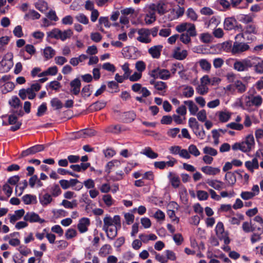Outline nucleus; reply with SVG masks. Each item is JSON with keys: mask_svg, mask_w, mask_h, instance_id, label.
Instances as JSON below:
<instances>
[{"mask_svg": "<svg viewBox=\"0 0 263 263\" xmlns=\"http://www.w3.org/2000/svg\"><path fill=\"white\" fill-rule=\"evenodd\" d=\"M255 146V141L252 134L246 136L245 140L241 142H236L232 145L234 151L240 150L242 152L247 153L251 151Z\"/></svg>", "mask_w": 263, "mask_h": 263, "instance_id": "f257e3e1", "label": "nucleus"}, {"mask_svg": "<svg viewBox=\"0 0 263 263\" xmlns=\"http://www.w3.org/2000/svg\"><path fill=\"white\" fill-rule=\"evenodd\" d=\"M258 32L256 26L253 24H248L244 28V31L237 34L235 39L238 40L240 38H243L248 41H253L255 37L250 35L251 34H257Z\"/></svg>", "mask_w": 263, "mask_h": 263, "instance_id": "f03ea898", "label": "nucleus"}, {"mask_svg": "<svg viewBox=\"0 0 263 263\" xmlns=\"http://www.w3.org/2000/svg\"><path fill=\"white\" fill-rule=\"evenodd\" d=\"M176 30L180 33L186 31L185 33H188L191 37H195L197 35L195 25L192 23H181L176 27Z\"/></svg>", "mask_w": 263, "mask_h": 263, "instance_id": "7ed1b4c3", "label": "nucleus"}, {"mask_svg": "<svg viewBox=\"0 0 263 263\" xmlns=\"http://www.w3.org/2000/svg\"><path fill=\"white\" fill-rule=\"evenodd\" d=\"M234 69L237 71H247L251 68V56L242 60L236 61L233 65Z\"/></svg>", "mask_w": 263, "mask_h": 263, "instance_id": "20e7f679", "label": "nucleus"}, {"mask_svg": "<svg viewBox=\"0 0 263 263\" xmlns=\"http://www.w3.org/2000/svg\"><path fill=\"white\" fill-rule=\"evenodd\" d=\"M150 76L154 79L167 80L170 78L171 73L167 69L156 68L151 71Z\"/></svg>", "mask_w": 263, "mask_h": 263, "instance_id": "39448f33", "label": "nucleus"}, {"mask_svg": "<svg viewBox=\"0 0 263 263\" xmlns=\"http://www.w3.org/2000/svg\"><path fill=\"white\" fill-rule=\"evenodd\" d=\"M215 231L217 237L221 240H223L226 245L230 243V240L227 232L224 231L223 224L221 222H218L215 228Z\"/></svg>", "mask_w": 263, "mask_h": 263, "instance_id": "423d86ee", "label": "nucleus"}, {"mask_svg": "<svg viewBox=\"0 0 263 263\" xmlns=\"http://www.w3.org/2000/svg\"><path fill=\"white\" fill-rule=\"evenodd\" d=\"M138 36L137 40L139 42L144 44H148L152 42V39L149 35V29L141 28L137 30Z\"/></svg>", "mask_w": 263, "mask_h": 263, "instance_id": "0eeeda50", "label": "nucleus"}, {"mask_svg": "<svg viewBox=\"0 0 263 263\" xmlns=\"http://www.w3.org/2000/svg\"><path fill=\"white\" fill-rule=\"evenodd\" d=\"M253 67L256 73L263 74V60L260 57L251 56V67Z\"/></svg>", "mask_w": 263, "mask_h": 263, "instance_id": "6e6552de", "label": "nucleus"}, {"mask_svg": "<svg viewBox=\"0 0 263 263\" xmlns=\"http://www.w3.org/2000/svg\"><path fill=\"white\" fill-rule=\"evenodd\" d=\"M249 48L250 46L247 43L236 41L233 43L231 52L233 54H239L247 51Z\"/></svg>", "mask_w": 263, "mask_h": 263, "instance_id": "1a4fd4ad", "label": "nucleus"}, {"mask_svg": "<svg viewBox=\"0 0 263 263\" xmlns=\"http://www.w3.org/2000/svg\"><path fill=\"white\" fill-rule=\"evenodd\" d=\"M24 220L30 223L39 222L42 223L45 222L44 219H41L37 214L33 212H29L25 214Z\"/></svg>", "mask_w": 263, "mask_h": 263, "instance_id": "9d476101", "label": "nucleus"}, {"mask_svg": "<svg viewBox=\"0 0 263 263\" xmlns=\"http://www.w3.org/2000/svg\"><path fill=\"white\" fill-rule=\"evenodd\" d=\"M44 145L37 144L30 147L27 149L23 151L21 153L22 157H27L36 154L37 152H42L44 149Z\"/></svg>", "mask_w": 263, "mask_h": 263, "instance_id": "9b49d317", "label": "nucleus"}, {"mask_svg": "<svg viewBox=\"0 0 263 263\" xmlns=\"http://www.w3.org/2000/svg\"><path fill=\"white\" fill-rule=\"evenodd\" d=\"M13 65L12 58L10 57L9 59L4 58L0 62V72L5 73L8 72Z\"/></svg>", "mask_w": 263, "mask_h": 263, "instance_id": "f8f14e48", "label": "nucleus"}, {"mask_svg": "<svg viewBox=\"0 0 263 263\" xmlns=\"http://www.w3.org/2000/svg\"><path fill=\"white\" fill-rule=\"evenodd\" d=\"M18 95L23 100L28 98L29 100H32L36 97V93H34L30 88L27 89H21L19 90Z\"/></svg>", "mask_w": 263, "mask_h": 263, "instance_id": "ddd939ff", "label": "nucleus"}, {"mask_svg": "<svg viewBox=\"0 0 263 263\" xmlns=\"http://www.w3.org/2000/svg\"><path fill=\"white\" fill-rule=\"evenodd\" d=\"M90 224V219L88 218L83 217L79 220L77 228L81 233H84L88 231V227Z\"/></svg>", "mask_w": 263, "mask_h": 263, "instance_id": "4468645a", "label": "nucleus"}, {"mask_svg": "<svg viewBox=\"0 0 263 263\" xmlns=\"http://www.w3.org/2000/svg\"><path fill=\"white\" fill-rule=\"evenodd\" d=\"M187 55L186 50H181L180 47H176L173 49L172 57L178 60H184Z\"/></svg>", "mask_w": 263, "mask_h": 263, "instance_id": "2eb2a0df", "label": "nucleus"}, {"mask_svg": "<svg viewBox=\"0 0 263 263\" xmlns=\"http://www.w3.org/2000/svg\"><path fill=\"white\" fill-rule=\"evenodd\" d=\"M232 113L229 111H219L216 113V117L219 122L225 123L228 122L231 118Z\"/></svg>", "mask_w": 263, "mask_h": 263, "instance_id": "dca6fc26", "label": "nucleus"}, {"mask_svg": "<svg viewBox=\"0 0 263 263\" xmlns=\"http://www.w3.org/2000/svg\"><path fill=\"white\" fill-rule=\"evenodd\" d=\"M163 46L161 45H155L151 47L148 50V53L154 59H159L161 55Z\"/></svg>", "mask_w": 263, "mask_h": 263, "instance_id": "f3484780", "label": "nucleus"}, {"mask_svg": "<svg viewBox=\"0 0 263 263\" xmlns=\"http://www.w3.org/2000/svg\"><path fill=\"white\" fill-rule=\"evenodd\" d=\"M245 165L248 170L251 173H254L255 170L258 169L259 163L256 158H254L251 160L247 161L245 163Z\"/></svg>", "mask_w": 263, "mask_h": 263, "instance_id": "a211bd4d", "label": "nucleus"}, {"mask_svg": "<svg viewBox=\"0 0 263 263\" xmlns=\"http://www.w3.org/2000/svg\"><path fill=\"white\" fill-rule=\"evenodd\" d=\"M81 81L80 80L76 78L71 81L70 86L71 87L70 91L74 95H78L80 93L81 88Z\"/></svg>", "mask_w": 263, "mask_h": 263, "instance_id": "6ab92c4d", "label": "nucleus"}, {"mask_svg": "<svg viewBox=\"0 0 263 263\" xmlns=\"http://www.w3.org/2000/svg\"><path fill=\"white\" fill-rule=\"evenodd\" d=\"M206 183L211 187L216 190H221L224 188V184L223 182L214 179H207Z\"/></svg>", "mask_w": 263, "mask_h": 263, "instance_id": "aec40b11", "label": "nucleus"}, {"mask_svg": "<svg viewBox=\"0 0 263 263\" xmlns=\"http://www.w3.org/2000/svg\"><path fill=\"white\" fill-rule=\"evenodd\" d=\"M237 21L234 17H227L224 21V28L226 30H232L235 28Z\"/></svg>", "mask_w": 263, "mask_h": 263, "instance_id": "412c9836", "label": "nucleus"}, {"mask_svg": "<svg viewBox=\"0 0 263 263\" xmlns=\"http://www.w3.org/2000/svg\"><path fill=\"white\" fill-rule=\"evenodd\" d=\"M201 171L208 175H216L218 174L220 170L219 167H214L211 166H203L201 168Z\"/></svg>", "mask_w": 263, "mask_h": 263, "instance_id": "4be33fe9", "label": "nucleus"}, {"mask_svg": "<svg viewBox=\"0 0 263 263\" xmlns=\"http://www.w3.org/2000/svg\"><path fill=\"white\" fill-rule=\"evenodd\" d=\"M25 215V210L24 209H20L16 210L14 212V214H9L10 217V222L14 224L17 220L20 219L23 216Z\"/></svg>", "mask_w": 263, "mask_h": 263, "instance_id": "5701e85b", "label": "nucleus"}, {"mask_svg": "<svg viewBox=\"0 0 263 263\" xmlns=\"http://www.w3.org/2000/svg\"><path fill=\"white\" fill-rule=\"evenodd\" d=\"M183 104L186 105L189 109L190 113L192 115H195L198 111V107L196 104L192 100H187L183 102Z\"/></svg>", "mask_w": 263, "mask_h": 263, "instance_id": "b1692460", "label": "nucleus"}, {"mask_svg": "<svg viewBox=\"0 0 263 263\" xmlns=\"http://www.w3.org/2000/svg\"><path fill=\"white\" fill-rule=\"evenodd\" d=\"M234 87L237 92L242 93L247 90L248 85L247 83H244L240 80H236L234 81Z\"/></svg>", "mask_w": 263, "mask_h": 263, "instance_id": "393cba45", "label": "nucleus"}, {"mask_svg": "<svg viewBox=\"0 0 263 263\" xmlns=\"http://www.w3.org/2000/svg\"><path fill=\"white\" fill-rule=\"evenodd\" d=\"M168 178L171 183V185L175 188L179 187L180 183L179 177L173 172H169Z\"/></svg>", "mask_w": 263, "mask_h": 263, "instance_id": "a878e982", "label": "nucleus"}, {"mask_svg": "<svg viewBox=\"0 0 263 263\" xmlns=\"http://www.w3.org/2000/svg\"><path fill=\"white\" fill-rule=\"evenodd\" d=\"M106 233L107 237L110 240H113L117 236L118 234V227H114L113 228H106V230H103Z\"/></svg>", "mask_w": 263, "mask_h": 263, "instance_id": "bb28decb", "label": "nucleus"}, {"mask_svg": "<svg viewBox=\"0 0 263 263\" xmlns=\"http://www.w3.org/2000/svg\"><path fill=\"white\" fill-rule=\"evenodd\" d=\"M39 200L40 202L43 206H46L51 202L52 198L50 194L46 193L40 196Z\"/></svg>", "mask_w": 263, "mask_h": 263, "instance_id": "cd10ccee", "label": "nucleus"}, {"mask_svg": "<svg viewBox=\"0 0 263 263\" xmlns=\"http://www.w3.org/2000/svg\"><path fill=\"white\" fill-rule=\"evenodd\" d=\"M0 86L2 93L5 94L11 91L14 88L15 85L12 82H7L0 85Z\"/></svg>", "mask_w": 263, "mask_h": 263, "instance_id": "c85d7f7f", "label": "nucleus"}, {"mask_svg": "<svg viewBox=\"0 0 263 263\" xmlns=\"http://www.w3.org/2000/svg\"><path fill=\"white\" fill-rule=\"evenodd\" d=\"M141 241L144 243H147L149 240H156L157 239V236L154 234L146 235L141 234L139 236Z\"/></svg>", "mask_w": 263, "mask_h": 263, "instance_id": "c756f323", "label": "nucleus"}, {"mask_svg": "<svg viewBox=\"0 0 263 263\" xmlns=\"http://www.w3.org/2000/svg\"><path fill=\"white\" fill-rule=\"evenodd\" d=\"M44 57L47 60L52 58L55 54V51L50 46L46 47L44 49Z\"/></svg>", "mask_w": 263, "mask_h": 263, "instance_id": "7c9ffc66", "label": "nucleus"}, {"mask_svg": "<svg viewBox=\"0 0 263 263\" xmlns=\"http://www.w3.org/2000/svg\"><path fill=\"white\" fill-rule=\"evenodd\" d=\"M239 21L244 23L249 24L253 20V17L250 14H240L237 16Z\"/></svg>", "mask_w": 263, "mask_h": 263, "instance_id": "2f4dec72", "label": "nucleus"}, {"mask_svg": "<svg viewBox=\"0 0 263 263\" xmlns=\"http://www.w3.org/2000/svg\"><path fill=\"white\" fill-rule=\"evenodd\" d=\"M141 153L151 159H155L158 157V154L154 152L149 147H145Z\"/></svg>", "mask_w": 263, "mask_h": 263, "instance_id": "473e14b6", "label": "nucleus"}, {"mask_svg": "<svg viewBox=\"0 0 263 263\" xmlns=\"http://www.w3.org/2000/svg\"><path fill=\"white\" fill-rule=\"evenodd\" d=\"M194 94V90L191 86H184L182 89V95L185 98H191Z\"/></svg>", "mask_w": 263, "mask_h": 263, "instance_id": "72a5a7b5", "label": "nucleus"}, {"mask_svg": "<svg viewBox=\"0 0 263 263\" xmlns=\"http://www.w3.org/2000/svg\"><path fill=\"white\" fill-rule=\"evenodd\" d=\"M22 200L26 204L35 203L36 202V198L35 196L30 194H26L23 196Z\"/></svg>", "mask_w": 263, "mask_h": 263, "instance_id": "f704fd0d", "label": "nucleus"}, {"mask_svg": "<svg viewBox=\"0 0 263 263\" xmlns=\"http://www.w3.org/2000/svg\"><path fill=\"white\" fill-rule=\"evenodd\" d=\"M72 34L73 32L70 29L64 31L60 30V40H61L62 41H65L67 39H70Z\"/></svg>", "mask_w": 263, "mask_h": 263, "instance_id": "c9c22d12", "label": "nucleus"}, {"mask_svg": "<svg viewBox=\"0 0 263 263\" xmlns=\"http://www.w3.org/2000/svg\"><path fill=\"white\" fill-rule=\"evenodd\" d=\"M111 247L110 245L105 244L103 245L100 249L99 254L102 257H105L107 255L111 253Z\"/></svg>", "mask_w": 263, "mask_h": 263, "instance_id": "e433bc0d", "label": "nucleus"}, {"mask_svg": "<svg viewBox=\"0 0 263 263\" xmlns=\"http://www.w3.org/2000/svg\"><path fill=\"white\" fill-rule=\"evenodd\" d=\"M121 165V162L118 160H113L108 162L106 165V172L109 174L111 170L114 167H119Z\"/></svg>", "mask_w": 263, "mask_h": 263, "instance_id": "4c0bfd02", "label": "nucleus"}, {"mask_svg": "<svg viewBox=\"0 0 263 263\" xmlns=\"http://www.w3.org/2000/svg\"><path fill=\"white\" fill-rule=\"evenodd\" d=\"M225 179L229 185H232L236 181L235 174L231 172H227L225 175Z\"/></svg>", "mask_w": 263, "mask_h": 263, "instance_id": "58836bf2", "label": "nucleus"}, {"mask_svg": "<svg viewBox=\"0 0 263 263\" xmlns=\"http://www.w3.org/2000/svg\"><path fill=\"white\" fill-rule=\"evenodd\" d=\"M156 21L155 12L154 10H151L146 14L145 17V23L147 25L152 24Z\"/></svg>", "mask_w": 263, "mask_h": 263, "instance_id": "ea45409f", "label": "nucleus"}, {"mask_svg": "<svg viewBox=\"0 0 263 263\" xmlns=\"http://www.w3.org/2000/svg\"><path fill=\"white\" fill-rule=\"evenodd\" d=\"M125 130L120 125H111L108 127L107 131L114 134H119L122 131Z\"/></svg>", "mask_w": 263, "mask_h": 263, "instance_id": "a19ab883", "label": "nucleus"}, {"mask_svg": "<svg viewBox=\"0 0 263 263\" xmlns=\"http://www.w3.org/2000/svg\"><path fill=\"white\" fill-rule=\"evenodd\" d=\"M35 8L41 12H44L47 10V3L43 0H39L35 4Z\"/></svg>", "mask_w": 263, "mask_h": 263, "instance_id": "79ce46f5", "label": "nucleus"}, {"mask_svg": "<svg viewBox=\"0 0 263 263\" xmlns=\"http://www.w3.org/2000/svg\"><path fill=\"white\" fill-rule=\"evenodd\" d=\"M203 153L205 155L213 157L216 156L218 154L216 149L209 146H206L203 148Z\"/></svg>", "mask_w": 263, "mask_h": 263, "instance_id": "37998d69", "label": "nucleus"}, {"mask_svg": "<svg viewBox=\"0 0 263 263\" xmlns=\"http://www.w3.org/2000/svg\"><path fill=\"white\" fill-rule=\"evenodd\" d=\"M50 104L56 110L60 109L63 107L62 102L58 98H52L50 101Z\"/></svg>", "mask_w": 263, "mask_h": 263, "instance_id": "c03bdc74", "label": "nucleus"}, {"mask_svg": "<svg viewBox=\"0 0 263 263\" xmlns=\"http://www.w3.org/2000/svg\"><path fill=\"white\" fill-rule=\"evenodd\" d=\"M188 124L189 126L192 129V130L198 129V127L200 126L199 123L197 121L196 118L193 117L189 118Z\"/></svg>", "mask_w": 263, "mask_h": 263, "instance_id": "a18cd8bd", "label": "nucleus"}, {"mask_svg": "<svg viewBox=\"0 0 263 263\" xmlns=\"http://www.w3.org/2000/svg\"><path fill=\"white\" fill-rule=\"evenodd\" d=\"M226 127L236 130H241L243 129L244 126L242 124L233 122L227 124Z\"/></svg>", "mask_w": 263, "mask_h": 263, "instance_id": "49530a36", "label": "nucleus"}, {"mask_svg": "<svg viewBox=\"0 0 263 263\" xmlns=\"http://www.w3.org/2000/svg\"><path fill=\"white\" fill-rule=\"evenodd\" d=\"M220 23V20L217 16H212L208 22L205 23L207 28L210 27L211 26H217Z\"/></svg>", "mask_w": 263, "mask_h": 263, "instance_id": "de8ad7c7", "label": "nucleus"}, {"mask_svg": "<svg viewBox=\"0 0 263 263\" xmlns=\"http://www.w3.org/2000/svg\"><path fill=\"white\" fill-rule=\"evenodd\" d=\"M186 14L187 17L193 21H195L198 18L197 14L192 8H189L187 9Z\"/></svg>", "mask_w": 263, "mask_h": 263, "instance_id": "09e8293b", "label": "nucleus"}, {"mask_svg": "<svg viewBox=\"0 0 263 263\" xmlns=\"http://www.w3.org/2000/svg\"><path fill=\"white\" fill-rule=\"evenodd\" d=\"M188 151H189L190 155H192L196 157L200 155V152L198 149L197 147L194 144H191L188 147Z\"/></svg>", "mask_w": 263, "mask_h": 263, "instance_id": "8fccbe9b", "label": "nucleus"}, {"mask_svg": "<svg viewBox=\"0 0 263 263\" xmlns=\"http://www.w3.org/2000/svg\"><path fill=\"white\" fill-rule=\"evenodd\" d=\"M60 30L58 28H54L51 31L47 32V35L50 38L60 40Z\"/></svg>", "mask_w": 263, "mask_h": 263, "instance_id": "3c124183", "label": "nucleus"}, {"mask_svg": "<svg viewBox=\"0 0 263 263\" xmlns=\"http://www.w3.org/2000/svg\"><path fill=\"white\" fill-rule=\"evenodd\" d=\"M196 92L200 95H205L209 92V88L207 86L199 84L196 88Z\"/></svg>", "mask_w": 263, "mask_h": 263, "instance_id": "603ef678", "label": "nucleus"}, {"mask_svg": "<svg viewBox=\"0 0 263 263\" xmlns=\"http://www.w3.org/2000/svg\"><path fill=\"white\" fill-rule=\"evenodd\" d=\"M107 86L110 89L109 91L111 93L117 92L119 91V85L115 81H112L108 82Z\"/></svg>", "mask_w": 263, "mask_h": 263, "instance_id": "864d4df0", "label": "nucleus"}, {"mask_svg": "<svg viewBox=\"0 0 263 263\" xmlns=\"http://www.w3.org/2000/svg\"><path fill=\"white\" fill-rule=\"evenodd\" d=\"M104 224L102 228L103 230H106V228L112 226L114 224L112 218L108 215H106L103 219Z\"/></svg>", "mask_w": 263, "mask_h": 263, "instance_id": "5fc2aeb1", "label": "nucleus"}, {"mask_svg": "<svg viewBox=\"0 0 263 263\" xmlns=\"http://www.w3.org/2000/svg\"><path fill=\"white\" fill-rule=\"evenodd\" d=\"M61 205H62L66 208L72 209L74 207L77 206V200H74L72 202H70L67 200H63L61 203Z\"/></svg>", "mask_w": 263, "mask_h": 263, "instance_id": "6e6d98bb", "label": "nucleus"}, {"mask_svg": "<svg viewBox=\"0 0 263 263\" xmlns=\"http://www.w3.org/2000/svg\"><path fill=\"white\" fill-rule=\"evenodd\" d=\"M193 133L196 136V137L200 139L203 140L205 139L206 137V134L203 128L200 129V126L198 127V129H195V130H192Z\"/></svg>", "mask_w": 263, "mask_h": 263, "instance_id": "4d7b16f0", "label": "nucleus"}, {"mask_svg": "<svg viewBox=\"0 0 263 263\" xmlns=\"http://www.w3.org/2000/svg\"><path fill=\"white\" fill-rule=\"evenodd\" d=\"M183 70V65L180 63H177L174 64L171 69V71L172 74H174L178 70H179L178 73L180 74L181 72H182Z\"/></svg>", "mask_w": 263, "mask_h": 263, "instance_id": "13d9d810", "label": "nucleus"}, {"mask_svg": "<svg viewBox=\"0 0 263 263\" xmlns=\"http://www.w3.org/2000/svg\"><path fill=\"white\" fill-rule=\"evenodd\" d=\"M52 195L54 197H57L61 194V190L59 185L57 184H53L50 190Z\"/></svg>", "mask_w": 263, "mask_h": 263, "instance_id": "bf43d9fd", "label": "nucleus"}, {"mask_svg": "<svg viewBox=\"0 0 263 263\" xmlns=\"http://www.w3.org/2000/svg\"><path fill=\"white\" fill-rule=\"evenodd\" d=\"M78 22L84 25L88 23L89 20L88 17L83 13H79L75 17Z\"/></svg>", "mask_w": 263, "mask_h": 263, "instance_id": "052dcab7", "label": "nucleus"}, {"mask_svg": "<svg viewBox=\"0 0 263 263\" xmlns=\"http://www.w3.org/2000/svg\"><path fill=\"white\" fill-rule=\"evenodd\" d=\"M199 64L201 69L204 70L209 71L211 68V64L205 59L200 60Z\"/></svg>", "mask_w": 263, "mask_h": 263, "instance_id": "680f3d73", "label": "nucleus"}, {"mask_svg": "<svg viewBox=\"0 0 263 263\" xmlns=\"http://www.w3.org/2000/svg\"><path fill=\"white\" fill-rule=\"evenodd\" d=\"M46 87H49L52 90L58 91L59 89L61 87V83L59 82L58 81H53L48 83V85L46 86Z\"/></svg>", "mask_w": 263, "mask_h": 263, "instance_id": "e2e57ef3", "label": "nucleus"}, {"mask_svg": "<svg viewBox=\"0 0 263 263\" xmlns=\"http://www.w3.org/2000/svg\"><path fill=\"white\" fill-rule=\"evenodd\" d=\"M40 14L34 10H30L26 15L25 16L29 19L36 20L40 17Z\"/></svg>", "mask_w": 263, "mask_h": 263, "instance_id": "0e129e2a", "label": "nucleus"}, {"mask_svg": "<svg viewBox=\"0 0 263 263\" xmlns=\"http://www.w3.org/2000/svg\"><path fill=\"white\" fill-rule=\"evenodd\" d=\"M77 235V231L74 229L70 228L66 231L65 236L67 239H70L76 237Z\"/></svg>", "mask_w": 263, "mask_h": 263, "instance_id": "69168bd1", "label": "nucleus"}, {"mask_svg": "<svg viewBox=\"0 0 263 263\" xmlns=\"http://www.w3.org/2000/svg\"><path fill=\"white\" fill-rule=\"evenodd\" d=\"M135 68L137 72L142 73L146 69V64L142 61H138L135 64Z\"/></svg>", "mask_w": 263, "mask_h": 263, "instance_id": "338daca9", "label": "nucleus"}, {"mask_svg": "<svg viewBox=\"0 0 263 263\" xmlns=\"http://www.w3.org/2000/svg\"><path fill=\"white\" fill-rule=\"evenodd\" d=\"M197 116L198 120L202 122L206 121L207 119L206 112L204 109H202L197 112L195 115Z\"/></svg>", "mask_w": 263, "mask_h": 263, "instance_id": "774afa93", "label": "nucleus"}]
</instances>
